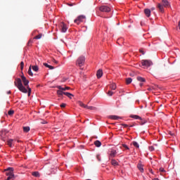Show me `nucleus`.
<instances>
[{
    "label": "nucleus",
    "mask_w": 180,
    "mask_h": 180,
    "mask_svg": "<svg viewBox=\"0 0 180 180\" xmlns=\"http://www.w3.org/2000/svg\"><path fill=\"white\" fill-rule=\"evenodd\" d=\"M108 96H112V95H113L112 91H109L108 92Z\"/></svg>",
    "instance_id": "obj_41"
},
{
    "label": "nucleus",
    "mask_w": 180,
    "mask_h": 180,
    "mask_svg": "<svg viewBox=\"0 0 180 180\" xmlns=\"http://www.w3.org/2000/svg\"><path fill=\"white\" fill-rule=\"evenodd\" d=\"M133 146H134L136 148H139L140 147V146L139 145V143L136 141H133L132 142Z\"/></svg>",
    "instance_id": "obj_33"
},
{
    "label": "nucleus",
    "mask_w": 180,
    "mask_h": 180,
    "mask_svg": "<svg viewBox=\"0 0 180 180\" xmlns=\"http://www.w3.org/2000/svg\"><path fill=\"white\" fill-rule=\"evenodd\" d=\"M122 147H124L125 150H130V148H129V146H127V145L126 144H122Z\"/></svg>",
    "instance_id": "obj_38"
},
{
    "label": "nucleus",
    "mask_w": 180,
    "mask_h": 180,
    "mask_svg": "<svg viewBox=\"0 0 180 180\" xmlns=\"http://www.w3.org/2000/svg\"><path fill=\"white\" fill-rule=\"evenodd\" d=\"M140 53H142L143 55H144V51H143V49H139Z\"/></svg>",
    "instance_id": "obj_46"
},
{
    "label": "nucleus",
    "mask_w": 180,
    "mask_h": 180,
    "mask_svg": "<svg viewBox=\"0 0 180 180\" xmlns=\"http://www.w3.org/2000/svg\"><path fill=\"white\" fill-rule=\"evenodd\" d=\"M141 65L142 67L148 68V67H151V65H153V61L150 60H141Z\"/></svg>",
    "instance_id": "obj_3"
},
{
    "label": "nucleus",
    "mask_w": 180,
    "mask_h": 180,
    "mask_svg": "<svg viewBox=\"0 0 180 180\" xmlns=\"http://www.w3.org/2000/svg\"><path fill=\"white\" fill-rule=\"evenodd\" d=\"M129 117H131V119H136V120H143V118L139 115H131Z\"/></svg>",
    "instance_id": "obj_13"
},
{
    "label": "nucleus",
    "mask_w": 180,
    "mask_h": 180,
    "mask_svg": "<svg viewBox=\"0 0 180 180\" xmlns=\"http://www.w3.org/2000/svg\"><path fill=\"white\" fill-rule=\"evenodd\" d=\"M23 67H25V63L22 61L20 62V69L22 71H23Z\"/></svg>",
    "instance_id": "obj_37"
},
{
    "label": "nucleus",
    "mask_w": 180,
    "mask_h": 180,
    "mask_svg": "<svg viewBox=\"0 0 180 180\" xmlns=\"http://www.w3.org/2000/svg\"><path fill=\"white\" fill-rule=\"evenodd\" d=\"M137 167L139 169V171H141V172H144V167H143V165L139 163Z\"/></svg>",
    "instance_id": "obj_18"
},
{
    "label": "nucleus",
    "mask_w": 180,
    "mask_h": 180,
    "mask_svg": "<svg viewBox=\"0 0 180 180\" xmlns=\"http://www.w3.org/2000/svg\"><path fill=\"white\" fill-rule=\"evenodd\" d=\"M137 81L139 82H146V79L141 77H137Z\"/></svg>",
    "instance_id": "obj_27"
},
{
    "label": "nucleus",
    "mask_w": 180,
    "mask_h": 180,
    "mask_svg": "<svg viewBox=\"0 0 180 180\" xmlns=\"http://www.w3.org/2000/svg\"><path fill=\"white\" fill-rule=\"evenodd\" d=\"M66 92H64L63 90L59 89L57 91V95L59 96V98H61L65 94Z\"/></svg>",
    "instance_id": "obj_14"
},
{
    "label": "nucleus",
    "mask_w": 180,
    "mask_h": 180,
    "mask_svg": "<svg viewBox=\"0 0 180 180\" xmlns=\"http://www.w3.org/2000/svg\"><path fill=\"white\" fill-rule=\"evenodd\" d=\"M42 37L41 34H39L34 37V39L39 40Z\"/></svg>",
    "instance_id": "obj_35"
},
{
    "label": "nucleus",
    "mask_w": 180,
    "mask_h": 180,
    "mask_svg": "<svg viewBox=\"0 0 180 180\" xmlns=\"http://www.w3.org/2000/svg\"><path fill=\"white\" fill-rule=\"evenodd\" d=\"M65 106H67V104H65V103H62L60 105V108H65Z\"/></svg>",
    "instance_id": "obj_43"
},
{
    "label": "nucleus",
    "mask_w": 180,
    "mask_h": 180,
    "mask_svg": "<svg viewBox=\"0 0 180 180\" xmlns=\"http://www.w3.org/2000/svg\"><path fill=\"white\" fill-rule=\"evenodd\" d=\"M32 68L33 71H34L35 72H39V66L33 65V66H32Z\"/></svg>",
    "instance_id": "obj_26"
},
{
    "label": "nucleus",
    "mask_w": 180,
    "mask_h": 180,
    "mask_svg": "<svg viewBox=\"0 0 180 180\" xmlns=\"http://www.w3.org/2000/svg\"><path fill=\"white\" fill-rule=\"evenodd\" d=\"M99 11H101V12L109 13L112 11V8L108 6H102L99 8Z\"/></svg>",
    "instance_id": "obj_4"
},
{
    "label": "nucleus",
    "mask_w": 180,
    "mask_h": 180,
    "mask_svg": "<svg viewBox=\"0 0 180 180\" xmlns=\"http://www.w3.org/2000/svg\"><path fill=\"white\" fill-rule=\"evenodd\" d=\"M131 81H133V79L131 78H130V77L127 78L126 79L127 85H129V84H131Z\"/></svg>",
    "instance_id": "obj_29"
},
{
    "label": "nucleus",
    "mask_w": 180,
    "mask_h": 180,
    "mask_svg": "<svg viewBox=\"0 0 180 180\" xmlns=\"http://www.w3.org/2000/svg\"><path fill=\"white\" fill-rule=\"evenodd\" d=\"M141 120L140 124H141V125L146 124V123H147V121L143 118H142V120Z\"/></svg>",
    "instance_id": "obj_34"
},
{
    "label": "nucleus",
    "mask_w": 180,
    "mask_h": 180,
    "mask_svg": "<svg viewBox=\"0 0 180 180\" xmlns=\"http://www.w3.org/2000/svg\"><path fill=\"white\" fill-rule=\"evenodd\" d=\"M6 134H8V131H6L2 130L0 132V137H1V140H3V141H6V137H7Z\"/></svg>",
    "instance_id": "obj_7"
},
{
    "label": "nucleus",
    "mask_w": 180,
    "mask_h": 180,
    "mask_svg": "<svg viewBox=\"0 0 180 180\" xmlns=\"http://www.w3.org/2000/svg\"><path fill=\"white\" fill-rule=\"evenodd\" d=\"M139 85L140 86H143V83H141Z\"/></svg>",
    "instance_id": "obj_51"
},
{
    "label": "nucleus",
    "mask_w": 180,
    "mask_h": 180,
    "mask_svg": "<svg viewBox=\"0 0 180 180\" xmlns=\"http://www.w3.org/2000/svg\"><path fill=\"white\" fill-rule=\"evenodd\" d=\"M110 89H112V91H115V89H116V84L112 83L110 85Z\"/></svg>",
    "instance_id": "obj_30"
},
{
    "label": "nucleus",
    "mask_w": 180,
    "mask_h": 180,
    "mask_svg": "<svg viewBox=\"0 0 180 180\" xmlns=\"http://www.w3.org/2000/svg\"><path fill=\"white\" fill-rule=\"evenodd\" d=\"M157 8L159 9L160 12L164 13V6L161 4H158Z\"/></svg>",
    "instance_id": "obj_11"
},
{
    "label": "nucleus",
    "mask_w": 180,
    "mask_h": 180,
    "mask_svg": "<svg viewBox=\"0 0 180 180\" xmlns=\"http://www.w3.org/2000/svg\"><path fill=\"white\" fill-rule=\"evenodd\" d=\"M133 126H134V124H133V125H130V126H129V127H133Z\"/></svg>",
    "instance_id": "obj_53"
},
{
    "label": "nucleus",
    "mask_w": 180,
    "mask_h": 180,
    "mask_svg": "<svg viewBox=\"0 0 180 180\" xmlns=\"http://www.w3.org/2000/svg\"><path fill=\"white\" fill-rule=\"evenodd\" d=\"M78 105H79L81 106V108H84V109H86V108H88V105L84 104V103H82V101H78Z\"/></svg>",
    "instance_id": "obj_17"
},
{
    "label": "nucleus",
    "mask_w": 180,
    "mask_h": 180,
    "mask_svg": "<svg viewBox=\"0 0 180 180\" xmlns=\"http://www.w3.org/2000/svg\"><path fill=\"white\" fill-rule=\"evenodd\" d=\"M69 6H72V4H69Z\"/></svg>",
    "instance_id": "obj_54"
},
{
    "label": "nucleus",
    "mask_w": 180,
    "mask_h": 180,
    "mask_svg": "<svg viewBox=\"0 0 180 180\" xmlns=\"http://www.w3.org/2000/svg\"><path fill=\"white\" fill-rule=\"evenodd\" d=\"M86 19L85 15H79L77 17V19H75L74 20V22L77 24V25H79V23H81L82 22H84V20Z\"/></svg>",
    "instance_id": "obj_5"
},
{
    "label": "nucleus",
    "mask_w": 180,
    "mask_h": 180,
    "mask_svg": "<svg viewBox=\"0 0 180 180\" xmlns=\"http://www.w3.org/2000/svg\"><path fill=\"white\" fill-rule=\"evenodd\" d=\"M94 145L96 147H101L102 146V143L99 141H94Z\"/></svg>",
    "instance_id": "obj_24"
},
{
    "label": "nucleus",
    "mask_w": 180,
    "mask_h": 180,
    "mask_svg": "<svg viewBox=\"0 0 180 180\" xmlns=\"http://www.w3.org/2000/svg\"><path fill=\"white\" fill-rule=\"evenodd\" d=\"M28 75L33 77V72H32V65H30L28 69Z\"/></svg>",
    "instance_id": "obj_28"
},
{
    "label": "nucleus",
    "mask_w": 180,
    "mask_h": 180,
    "mask_svg": "<svg viewBox=\"0 0 180 180\" xmlns=\"http://www.w3.org/2000/svg\"><path fill=\"white\" fill-rule=\"evenodd\" d=\"M162 2L165 7L169 6V2H168V0H162Z\"/></svg>",
    "instance_id": "obj_20"
},
{
    "label": "nucleus",
    "mask_w": 180,
    "mask_h": 180,
    "mask_svg": "<svg viewBox=\"0 0 180 180\" xmlns=\"http://www.w3.org/2000/svg\"><path fill=\"white\" fill-rule=\"evenodd\" d=\"M111 164L112 165H113L114 167H116V165H119V163L117 162V161H116L114 159H111Z\"/></svg>",
    "instance_id": "obj_23"
},
{
    "label": "nucleus",
    "mask_w": 180,
    "mask_h": 180,
    "mask_svg": "<svg viewBox=\"0 0 180 180\" xmlns=\"http://www.w3.org/2000/svg\"><path fill=\"white\" fill-rule=\"evenodd\" d=\"M110 119H112V120H118V119H122V117L117 116V115H110Z\"/></svg>",
    "instance_id": "obj_15"
},
{
    "label": "nucleus",
    "mask_w": 180,
    "mask_h": 180,
    "mask_svg": "<svg viewBox=\"0 0 180 180\" xmlns=\"http://www.w3.org/2000/svg\"><path fill=\"white\" fill-rule=\"evenodd\" d=\"M64 95H65V96H68V98H70V99H72V97L74 96L72 94H70L69 92L64 93Z\"/></svg>",
    "instance_id": "obj_21"
},
{
    "label": "nucleus",
    "mask_w": 180,
    "mask_h": 180,
    "mask_svg": "<svg viewBox=\"0 0 180 180\" xmlns=\"http://www.w3.org/2000/svg\"><path fill=\"white\" fill-rule=\"evenodd\" d=\"M159 171H160V172H165V169H164V168H162V167H160L159 169Z\"/></svg>",
    "instance_id": "obj_42"
},
{
    "label": "nucleus",
    "mask_w": 180,
    "mask_h": 180,
    "mask_svg": "<svg viewBox=\"0 0 180 180\" xmlns=\"http://www.w3.org/2000/svg\"><path fill=\"white\" fill-rule=\"evenodd\" d=\"M32 176H35L36 178L40 177V173L39 172H34L32 173Z\"/></svg>",
    "instance_id": "obj_19"
},
{
    "label": "nucleus",
    "mask_w": 180,
    "mask_h": 180,
    "mask_svg": "<svg viewBox=\"0 0 180 180\" xmlns=\"http://www.w3.org/2000/svg\"><path fill=\"white\" fill-rule=\"evenodd\" d=\"M32 43H33V40L30 39V40L28 41L27 46H32Z\"/></svg>",
    "instance_id": "obj_39"
},
{
    "label": "nucleus",
    "mask_w": 180,
    "mask_h": 180,
    "mask_svg": "<svg viewBox=\"0 0 180 180\" xmlns=\"http://www.w3.org/2000/svg\"><path fill=\"white\" fill-rule=\"evenodd\" d=\"M53 62L55 63V64H57V63H58L57 60H56V59H53Z\"/></svg>",
    "instance_id": "obj_48"
},
{
    "label": "nucleus",
    "mask_w": 180,
    "mask_h": 180,
    "mask_svg": "<svg viewBox=\"0 0 180 180\" xmlns=\"http://www.w3.org/2000/svg\"><path fill=\"white\" fill-rule=\"evenodd\" d=\"M13 178H15V175L8 176V177L7 178L6 180H11V179H12Z\"/></svg>",
    "instance_id": "obj_40"
},
{
    "label": "nucleus",
    "mask_w": 180,
    "mask_h": 180,
    "mask_svg": "<svg viewBox=\"0 0 180 180\" xmlns=\"http://www.w3.org/2000/svg\"><path fill=\"white\" fill-rule=\"evenodd\" d=\"M84 64H85V57L84 56L79 57L76 61V65H77L81 68V67H82Z\"/></svg>",
    "instance_id": "obj_2"
},
{
    "label": "nucleus",
    "mask_w": 180,
    "mask_h": 180,
    "mask_svg": "<svg viewBox=\"0 0 180 180\" xmlns=\"http://www.w3.org/2000/svg\"><path fill=\"white\" fill-rule=\"evenodd\" d=\"M44 67H46V68H49V70H54V68L52 65H50L46 63H43Z\"/></svg>",
    "instance_id": "obj_22"
},
{
    "label": "nucleus",
    "mask_w": 180,
    "mask_h": 180,
    "mask_svg": "<svg viewBox=\"0 0 180 180\" xmlns=\"http://www.w3.org/2000/svg\"><path fill=\"white\" fill-rule=\"evenodd\" d=\"M23 131L25 133H29V131H30V127H23Z\"/></svg>",
    "instance_id": "obj_25"
},
{
    "label": "nucleus",
    "mask_w": 180,
    "mask_h": 180,
    "mask_svg": "<svg viewBox=\"0 0 180 180\" xmlns=\"http://www.w3.org/2000/svg\"><path fill=\"white\" fill-rule=\"evenodd\" d=\"M178 26H179V30H180V20L179 21Z\"/></svg>",
    "instance_id": "obj_49"
},
{
    "label": "nucleus",
    "mask_w": 180,
    "mask_h": 180,
    "mask_svg": "<svg viewBox=\"0 0 180 180\" xmlns=\"http://www.w3.org/2000/svg\"><path fill=\"white\" fill-rule=\"evenodd\" d=\"M121 126H123L124 127H129V125L127 124H121Z\"/></svg>",
    "instance_id": "obj_44"
},
{
    "label": "nucleus",
    "mask_w": 180,
    "mask_h": 180,
    "mask_svg": "<svg viewBox=\"0 0 180 180\" xmlns=\"http://www.w3.org/2000/svg\"><path fill=\"white\" fill-rule=\"evenodd\" d=\"M149 150L150 151H154V147H153V146L149 147Z\"/></svg>",
    "instance_id": "obj_45"
},
{
    "label": "nucleus",
    "mask_w": 180,
    "mask_h": 180,
    "mask_svg": "<svg viewBox=\"0 0 180 180\" xmlns=\"http://www.w3.org/2000/svg\"><path fill=\"white\" fill-rule=\"evenodd\" d=\"M13 113H15V111L13 110H11L8 112V115H9V116H12Z\"/></svg>",
    "instance_id": "obj_36"
},
{
    "label": "nucleus",
    "mask_w": 180,
    "mask_h": 180,
    "mask_svg": "<svg viewBox=\"0 0 180 180\" xmlns=\"http://www.w3.org/2000/svg\"><path fill=\"white\" fill-rule=\"evenodd\" d=\"M96 75H97V78L98 79L102 78V75H103V72L102 71V70L99 69L97 71Z\"/></svg>",
    "instance_id": "obj_12"
},
{
    "label": "nucleus",
    "mask_w": 180,
    "mask_h": 180,
    "mask_svg": "<svg viewBox=\"0 0 180 180\" xmlns=\"http://www.w3.org/2000/svg\"><path fill=\"white\" fill-rule=\"evenodd\" d=\"M22 81L23 84H22ZM15 86H17V88L20 91V92H22L23 94H27V89H28V96H30V94H32V89L29 87V80L26 79V77L25 75H21L20 78H17L15 79V82H14ZM25 86H27L25 87Z\"/></svg>",
    "instance_id": "obj_1"
},
{
    "label": "nucleus",
    "mask_w": 180,
    "mask_h": 180,
    "mask_svg": "<svg viewBox=\"0 0 180 180\" xmlns=\"http://www.w3.org/2000/svg\"><path fill=\"white\" fill-rule=\"evenodd\" d=\"M8 94H11V91H8Z\"/></svg>",
    "instance_id": "obj_55"
},
{
    "label": "nucleus",
    "mask_w": 180,
    "mask_h": 180,
    "mask_svg": "<svg viewBox=\"0 0 180 180\" xmlns=\"http://www.w3.org/2000/svg\"><path fill=\"white\" fill-rule=\"evenodd\" d=\"M116 154H117V152L115 149H111L108 155L109 160H112V158H115L116 157Z\"/></svg>",
    "instance_id": "obj_6"
},
{
    "label": "nucleus",
    "mask_w": 180,
    "mask_h": 180,
    "mask_svg": "<svg viewBox=\"0 0 180 180\" xmlns=\"http://www.w3.org/2000/svg\"><path fill=\"white\" fill-rule=\"evenodd\" d=\"M144 13L146 16H147V18H150V16L151 15V10L146 8L144 10Z\"/></svg>",
    "instance_id": "obj_10"
},
{
    "label": "nucleus",
    "mask_w": 180,
    "mask_h": 180,
    "mask_svg": "<svg viewBox=\"0 0 180 180\" xmlns=\"http://www.w3.org/2000/svg\"><path fill=\"white\" fill-rule=\"evenodd\" d=\"M46 122H42L43 124H46Z\"/></svg>",
    "instance_id": "obj_52"
},
{
    "label": "nucleus",
    "mask_w": 180,
    "mask_h": 180,
    "mask_svg": "<svg viewBox=\"0 0 180 180\" xmlns=\"http://www.w3.org/2000/svg\"><path fill=\"white\" fill-rule=\"evenodd\" d=\"M100 155H96V158L98 160V161H101V158H100Z\"/></svg>",
    "instance_id": "obj_47"
},
{
    "label": "nucleus",
    "mask_w": 180,
    "mask_h": 180,
    "mask_svg": "<svg viewBox=\"0 0 180 180\" xmlns=\"http://www.w3.org/2000/svg\"><path fill=\"white\" fill-rule=\"evenodd\" d=\"M61 26V32L63 33H65V32H67L68 30V27H67V25H65L64 22L62 23Z\"/></svg>",
    "instance_id": "obj_9"
},
{
    "label": "nucleus",
    "mask_w": 180,
    "mask_h": 180,
    "mask_svg": "<svg viewBox=\"0 0 180 180\" xmlns=\"http://www.w3.org/2000/svg\"><path fill=\"white\" fill-rule=\"evenodd\" d=\"M86 109H89V110H96V108L94 106H88L86 108Z\"/></svg>",
    "instance_id": "obj_31"
},
{
    "label": "nucleus",
    "mask_w": 180,
    "mask_h": 180,
    "mask_svg": "<svg viewBox=\"0 0 180 180\" xmlns=\"http://www.w3.org/2000/svg\"><path fill=\"white\" fill-rule=\"evenodd\" d=\"M6 172V175L7 176H11V175H15L13 174V167H8L6 169H5Z\"/></svg>",
    "instance_id": "obj_8"
},
{
    "label": "nucleus",
    "mask_w": 180,
    "mask_h": 180,
    "mask_svg": "<svg viewBox=\"0 0 180 180\" xmlns=\"http://www.w3.org/2000/svg\"><path fill=\"white\" fill-rule=\"evenodd\" d=\"M155 8H154V7H153L152 8H151V11H155Z\"/></svg>",
    "instance_id": "obj_50"
},
{
    "label": "nucleus",
    "mask_w": 180,
    "mask_h": 180,
    "mask_svg": "<svg viewBox=\"0 0 180 180\" xmlns=\"http://www.w3.org/2000/svg\"><path fill=\"white\" fill-rule=\"evenodd\" d=\"M13 141V139H9L8 141H7V144L8 146H9V147H12V142Z\"/></svg>",
    "instance_id": "obj_32"
},
{
    "label": "nucleus",
    "mask_w": 180,
    "mask_h": 180,
    "mask_svg": "<svg viewBox=\"0 0 180 180\" xmlns=\"http://www.w3.org/2000/svg\"><path fill=\"white\" fill-rule=\"evenodd\" d=\"M58 89H60L61 91H68L70 89V87L66 86V87H62L61 86H57Z\"/></svg>",
    "instance_id": "obj_16"
}]
</instances>
